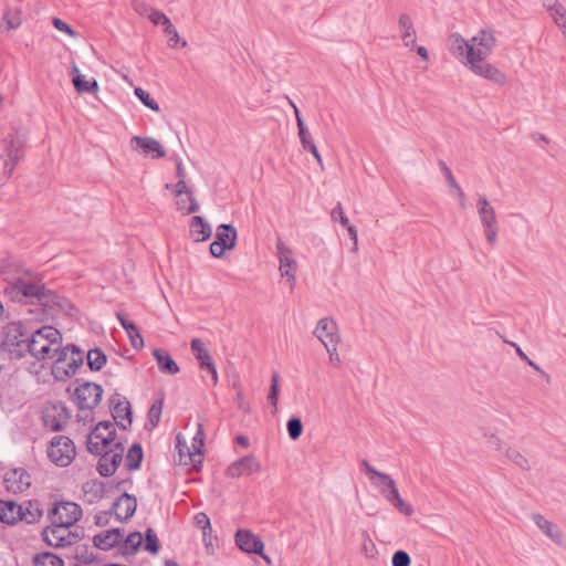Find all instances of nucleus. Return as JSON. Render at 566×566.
<instances>
[{
    "label": "nucleus",
    "instance_id": "f257e3e1",
    "mask_svg": "<svg viewBox=\"0 0 566 566\" xmlns=\"http://www.w3.org/2000/svg\"><path fill=\"white\" fill-rule=\"evenodd\" d=\"M449 44L452 56L473 74L499 85L507 82L506 74L488 60L497 45V36L493 29L482 28L470 39L460 33H452L449 36Z\"/></svg>",
    "mask_w": 566,
    "mask_h": 566
},
{
    "label": "nucleus",
    "instance_id": "f03ea898",
    "mask_svg": "<svg viewBox=\"0 0 566 566\" xmlns=\"http://www.w3.org/2000/svg\"><path fill=\"white\" fill-rule=\"evenodd\" d=\"M313 335L325 348L328 364L334 368H340L343 358L338 346L342 343V333L338 323L333 317L324 316L316 322Z\"/></svg>",
    "mask_w": 566,
    "mask_h": 566
},
{
    "label": "nucleus",
    "instance_id": "7ed1b4c3",
    "mask_svg": "<svg viewBox=\"0 0 566 566\" xmlns=\"http://www.w3.org/2000/svg\"><path fill=\"white\" fill-rule=\"evenodd\" d=\"M62 342L61 332L51 325H45L31 334L28 353L38 360L52 359L61 349Z\"/></svg>",
    "mask_w": 566,
    "mask_h": 566
},
{
    "label": "nucleus",
    "instance_id": "20e7f679",
    "mask_svg": "<svg viewBox=\"0 0 566 566\" xmlns=\"http://www.w3.org/2000/svg\"><path fill=\"white\" fill-rule=\"evenodd\" d=\"M29 339L24 324L13 321L3 327L1 346L12 358H22L29 352Z\"/></svg>",
    "mask_w": 566,
    "mask_h": 566
},
{
    "label": "nucleus",
    "instance_id": "39448f33",
    "mask_svg": "<svg viewBox=\"0 0 566 566\" xmlns=\"http://www.w3.org/2000/svg\"><path fill=\"white\" fill-rule=\"evenodd\" d=\"M59 356L52 366V375L55 379L64 381L75 375L83 364V354L74 345L62 346Z\"/></svg>",
    "mask_w": 566,
    "mask_h": 566
},
{
    "label": "nucleus",
    "instance_id": "423d86ee",
    "mask_svg": "<svg viewBox=\"0 0 566 566\" xmlns=\"http://www.w3.org/2000/svg\"><path fill=\"white\" fill-rule=\"evenodd\" d=\"M476 211L483 227L485 240L490 245L497 242L499 224L494 207L484 197L479 196L476 199Z\"/></svg>",
    "mask_w": 566,
    "mask_h": 566
},
{
    "label": "nucleus",
    "instance_id": "0eeeda50",
    "mask_svg": "<svg viewBox=\"0 0 566 566\" xmlns=\"http://www.w3.org/2000/svg\"><path fill=\"white\" fill-rule=\"evenodd\" d=\"M42 286L43 284L40 282H31L19 277L8 282L2 292L12 302H23L25 300H38Z\"/></svg>",
    "mask_w": 566,
    "mask_h": 566
},
{
    "label": "nucleus",
    "instance_id": "6e6552de",
    "mask_svg": "<svg viewBox=\"0 0 566 566\" xmlns=\"http://www.w3.org/2000/svg\"><path fill=\"white\" fill-rule=\"evenodd\" d=\"M70 417L71 413L69 409L61 401L46 402L41 412V419L44 428L53 432L62 431Z\"/></svg>",
    "mask_w": 566,
    "mask_h": 566
},
{
    "label": "nucleus",
    "instance_id": "1a4fd4ad",
    "mask_svg": "<svg viewBox=\"0 0 566 566\" xmlns=\"http://www.w3.org/2000/svg\"><path fill=\"white\" fill-rule=\"evenodd\" d=\"M76 455L74 442L65 436L52 438L48 449V457L59 467H67Z\"/></svg>",
    "mask_w": 566,
    "mask_h": 566
},
{
    "label": "nucleus",
    "instance_id": "9d476101",
    "mask_svg": "<svg viewBox=\"0 0 566 566\" xmlns=\"http://www.w3.org/2000/svg\"><path fill=\"white\" fill-rule=\"evenodd\" d=\"M279 271L284 279L285 284L293 290L296 282V268L297 261L294 256V251L291 247L282 241L276 243Z\"/></svg>",
    "mask_w": 566,
    "mask_h": 566
},
{
    "label": "nucleus",
    "instance_id": "9b49d317",
    "mask_svg": "<svg viewBox=\"0 0 566 566\" xmlns=\"http://www.w3.org/2000/svg\"><path fill=\"white\" fill-rule=\"evenodd\" d=\"M83 515L81 505L75 502H55L48 511V517L67 526H74Z\"/></svg>",
    "mask_w": 566,
    "mask_h": 566
},
{
    "label": "nucleus",
    "instance_id": "f8f14e48",
    "mask_svg": "<svg viewBox=\"0 0 566 566\" xmlns=\"http://www.w3.org/2000/svg\"><path fill=\"white\" fill-rule=\"evenodd\" d=\"M190 349L199 361L201 370L207 374V386L214 387L218 384V373L213 359L200 338H193L190 343Z\"/></svg>",
    "mask_w": 566,
    "mask_h": 566
},
{
    "label": "nucleus",
    "instance_id": "ddd939ff",
    "mask_svg": "<svg viewBox=\"0 0 566 566\" xmlns=\"http://www.w3.org/2000/svg\"><path fill=\"white\" fill-rule=\"evenodd\" d=\"M237 230L231 224H220L217 228L216 239L210 244V252L214 258H222L227 251L232 250L237 242Z\"/></svg>",
    "mask_w": 566,
    "mask_h": 566
},
{
    "label": "nucleus",
    "instance_id": "4468645a",
    "mask_svg": "<svg viewBox=\"0 0 566 566\" xmlns=\"http://www.w3.org/2000/svg\"><path fill=\"white\" fill-rule=\"evenodd\" d=\"M129 146L133 151L153 159H159L166 156L164 145L149 136H133L129 140Z\"/></svg>",
    "mask_w": 566,
    "mask_h": 566
},
{
    "label": "nucleus",
    "instance_id": "2eb2a0df",
    "mask_svg": "<svg viewBox=\"0 0 566 566\" xmlns=\"http://www.w3.org/2000/svg\"><path fill=\"white\" fill-rule=\"evenodd\" d=\"M112 416L116 422V424L123 429L127 430V428L132 424L133 421V410L129 401L125 396H122L117 391L111 398Z\"/></svg>",
    "mask_w": 566,
    "mask_h": 566
},
{
    "label": "nucleus",
    "instance_id": "dca6fc26",
    "mask_svg": "<svg viewBox=\"0 0 566 566\" xmlns=\"http://www.w3.org/2000/svg\"><path fill=\"white\" fill-rule=\"evenodd\" d=\"M3 484L10 493H22L30 488L31 476L23 468H15L4 474Z\"/></svg>",
    "mask_w": 566,
    "mask_h": 566
},
{
    "label": "nucleus",
    "instance_id": "f3484780",
    "mask_svg": "<svg viewBox=\"0 0 566 566\" xmlns=\"http://www.w3.org/2000/svg\"><path fill=\"white\" fill-rule=\"evenodd\" d=\"M261 463L253 454H248L232 462L226 470L229 478H240L242 475H251L261 471Z\"/></svg>",
    "mask_w": 566,
    "mask_h": 566
},
{
    "label": "nucleus",
    "instance_id": "a211bd4d",
    "mask_svg": "<svg viewBox=\"0 0 566 566\" xmlns=\"http://www.w3.org/2000/svg\"><path fill=\"white\" fill-rule=\"evenodd\" d=\"M235 545L247 554H260L264 549L263 541L249 530L239 528L234 534Z\"/></svg>",
    "mask_w": 566,
    "mask_h": 566
},
{
    "label": "nucleus",
    "instance_id": "6ab92c4d",
    "mask_svg": "<svg viewBox=\"0 0 566 566\" xmlns=\"http://www.w3.org/2000/svg\"><path fill=\"white\" fill-rule=\"evenodd\" d=\"M542 4L566 41V7L559 0H542Z\"/></svg>",
    "mask_w": 566,
    "mask_h": 566
},
{
    "label": "nucleus",
    "instance_id": "aec40b11",
    "mask_svg": "<svg viewBox=\"0 0 566 566\" xmlns=\"http://www.w3.org/2000/svg\"><path fill=\"white\" fill-rule=\"evenodd\" d=\"M397 27L402 45L410 51H413L418 35L411 17L407 13L400 14L398 17Z\"/></svg>",
    "mask_w": 566,
    "mask_h": 566
},
{
    "label": "nucleus",
    "instance_id": "412c9836",
    "mask_svg": "<svg viewBox=\"0 0 566 566\" xmlns=\"http://www.w3.org/2000/svg\"><path fill=\"white\" fill-rule=\"evenodd\" d=\"M72 83L77 93H93L96 94L99 91V84L94 77L87 78L83 75L77 65H73L72 70Z\"/></svg>",
    "mask_w": 566,
    "mask_h": 566
},
{
    "label": "nucleus",
    "instance_id": "4be33fe9",
    "mask_svg": "<svg viewBox=\"0 0 566 566\" xmlns=\"http://www.w3.org/2000/svg\"><path fill=\"white\" fill-rule=\"evenodd\" d=\"M21 520V505L17 504L15 501L0 500V522L14 525Z\"/></svg>",
    "mask_w": 566,
    "mask_h": 566
},
{
    "label": "nucleus",
    "instance_id": "5701e85b",
    "mask_svg": "<svg viewBox=\"0 0 566 566\" xmlns=\"http://www.w3.org/2000/svg\"><path fill=\"white\" fill-rule=\"evenodd\" d=\"M533 521L536 524V526L553 542L556 544H562L564 534L562 530L551 521L546 520L541 514H533Z\"/></svg>",
    "mask_w": 566,
    "mask_h": 566
},
{
    "label": "nucleus",
    "instance_id": "b1692460",
    "mask_svg": "<svg viewBox=\"0 0 566 566\" xmlns=\"http://www.w3.org/2000/svg\"><path fill=\"white\" fill-rule=\"evenodd\" d=\"M25 402L23 391H0V407L7 412H13Z\"/></svg>",
    "mask_w": 566,
    "mask_h": 566
},
{
    "label": "nucleus",
    "instance_id": "393cba45",
    "mask_svg": "<svg viewBox=\"0 0 566 566\" xmlns=\"http://www.w3.org/2000/svg\"><path fill=\"white\" fill-rule=\"evenodd\" d=\"M189 229L190 235L196 242L206 241L212 234L211 226L200 216L192 217Z\"/></svg>",
    "mask_w": 566,
    "mask_h": 566
},
{
    "label": "nucleus",
    "instance_id": "a878e982",
    "mask_svg": "<svg viewBox=\"0 0 566 566\" xmlns=\"http://www.w3.org/2000/svg\"><path fill=\"white\" fill-rule=\"evenodd\" d=\"M165 401L164 391H159L154 402L151 403L148 412H147V421L145 423L146 430H153L156 428L160 421L163 407Z\"/></svg>",
    "mask_w": 566,
    "mask_h": 566
},
{
    "label": "nucleus",
    "instance_id": "bb28decb",
    "mask_svg": "<svg viewBox=\"0 0 566 566\" xmlns=\"http://www.w3.org/2000/svg\"><path fill=\"white\" fill-rule=\"evenodd\" d=\"M84 494L87 496V502L90 504L97 503L101 501L106 494V486L103 481L97 479L87 481L83 484L82 488Z\"/></svg>",
    "mask_w": 566,
    "mask_h": 566
},
{
    "label": "nucleus",
    "instance_id": "cd10ccee",
    "mask_svg": "<svg viewBox=\"0 0 566 566\" xmlns=\"http://www.w3.org/2000/svg\"><path fill=\"white\" fill-rule=\"evenodd\" d=\"M50 521L51 525L44 527L41 535L46 545L54 547V543L59 542V537H65V531L69 530V527L54 520Z\"/></svg>",
    "mask_w": 566,
    "mask_h": 566
},
{
    "label": "nucleus",
    "instance_id": "c85d7f7f",
    "mask_svg": "<svg viewBox=\"0 0 566 566\" xmlns=\"http://www.w3.org/2000/svg\"><path fill=\"white\" fill-rule=\"evenodd\" d=\"M143 543V535L138 531L130 532L118 547V553L123 556L135 555Z\"/></svg>",
    "mask_w": 566,
    "mask_h": 566
},
{
    "label": "nucleus",
    "instance_id": "c756f323",
    "mask_svg": "<svg viewBox=\"0 0 566 566\" xmlns=\"http://www.w3.org/2000/svg\"><path fill=\"white\" fill-rule=\"evenodd\" d=\"M153 355L161 373L175 375L179 371L177 363L172 359L167 350L157 348L154 349Z\"/></svg>",
    "mask_w": 566,
    "mask_h": 566
},
{
    "label": "nucleus",
    "instance_id": "7c9ffc66",
    "mask_svg": "<svg viewBox=\"0 0 566 566\" xmlns=\"http://www.w3.org/2000/svg\"><path fill=\"white\" fill-rule=\"evenodd\" d=\"M43 516V507L39 500L29 501L27 506L21 505V520L28 524H33L40 521Z\"/></svg>",
    "mask_w": 566,
    "mask_h": 566
},
{
    "label": "nucleus",
    "instance_id": "2f4dec72",
    "mask_svg": "<svg viewBox=\"0 0 566 566\" xmlns=\"http://www.w3.org/2000/svg\"><path fill=\"white\" fill-rule=\"evenodd\" d=\"M42 306L52 311L54 308H64L65 300L59 296L55 292L48 290L44 285L40 292L38 300Z\"/></svg>",
    "mask_w": 566,
    "mask_h": 566
},
{
    "label": "nucleus",
    "instance_id": "473e14b6",
    "mask_svg": "<svg viewBox=\"0 0 566 566\" xmlns=\"http://www.w3.org/2000/svg\"><path fill=\"white\" fill-rule=\"evenodd\" d=\"M144 460V450L143 446L139 442H134L127 453L125 460V467L128 471H136L140 469Z\"/></svg>",
    "mask_w": 566,
    "mask_h": 566
},
{
    "label": "nucleus",
    "instance_id": "72a5a7b5",
    "mask_svg": "<svg viewBox=\"0 0 566 566\" xmlns=\"http://www.w3.org/2000/svg\"><path fill=\"white\" fill-rule=\"evenodd\" d=\"M91 432L101 433L103 447H109L116 438V429L111 420L99 421Z\"/></svg>",
    "mask_w": 566,
    "mask_h": 566
},
{
    "label": "nucleus",
    "instance_id": "f704fd0d",
    "mask_svg": "<svg viewBox=\"0 0 566 566\" xmlns=\"http://www.w3.org/2000/svg\"><path fill=\"white\" fill-rule=\"evenodd\" d=\"M117 318L120 322V325L126 331V333H127V335L129 337L132 346L134 348H143L144 347V339H143V336L140 335L137 326L134 323L127 321L124 317V315H122V314H117Z\"/></svg>",
    "mask_w": 566,
    "mask_h": 566
},
{
    "label": "nucleus",
    "instance_id": "c9c22d12",
    "mask_svg": "<svg viewBox=\"0 0 566 566\" xmlns=\"http://www.w3.org/2000/svg\"><path fill=\"white\" fill-rule=\"evenodd\" d=\"M123 461V454L119 452H112L109 463H97L96 470L103 478L112 476L119 468Z\"/></svg>",
    "mask_w": 566,
    "mask_h": 566
},
{
    "label": "nucleus",
    "instance_id": "e433bc0d",
    "mask_svg": "<svg viewBox=\"0 0 566 566\" xmlns=\"http://www.w3.org/2000/svg\"><path fill=\"white\" fill-rule=\"evenodd\" d=\"M2 19L7 30L18 29L23 22V12L21 7H9L4 11Z\"/></svg>",
    "mask_w": 566,
    "mask_h": 566
},
{
    "label": "nucleus",
    "instance_id": "4c0bfd02",
    "mask_svg": "<svg viewBox=\"0 0 566 566\" xmlns=\"http://www.w3.org/2000/svg\"><path fill=\"white\" fill-rule=\"evenodd\" d=\"M85 536L84 527L76 526L73 531H65V537H59V542L54 543L55 548L72 546L83 539Z\"/></svg>",
    "mask_w": 566,
    "mask_h": 566
},
{
    "label": "nucleus",
    "instance_id": "58836bf2",
    "mask_svg": "<svg viewBox=\"0 0 566 566\" xmlns=\"http://www.w3.org/2000/svg\"><path fill=\"white\" fill-rule=\"evenodd\" d=\"M122 499H124L125 503V515L122 516L119 513L115 512V520L123 523L127 522L134 516L137 510V499L134 494H130L126 491L122 493Z\"/></svg>",
    "mask_w": 566,
    "mask_h": 566
},
{
    "label": "nucleus",
    "instance_id": "ea45409f",
    "mask_svg": "<svg viewBox=\"0 0 566 566\" xmlns=\"http://www.w3.org/2000/svg\"><path fill=\"white\" fill-rule=\"evenodd\" d=\"M377 485L378 488H380L381 494L390 504H394V502L398 501L401 497L396 486V482L390 475L382 483H379Z\"/></svg>",
    "mask_w": 566,
    "mask_h": 566
},
{
    "label": "nucleus",
    "instance_id": "a19ab883",
    "mask_svg": "<svg viewBox=\"0 0 566 566\" xmlns=\"http://www.w3.org/2000/svg\"><path fill=\"white\" fill-rule=\"evenodd\" d=\"M75 396L78 409H93L102 400L104 391H95V397L92 403L87 402V398L91 397L92 391H72Z\"/></svg>",
    "mask_w": 566,
    "mask_h": 566
},
{
    "label": "nucleus",
    "instance_id": "79ce46f5",
    "mask_svg": "<svg viewBox=\"0 0 566 566\" xmlns=\"http://www.w3.org/2000/svg\"><path fill=\"white\" fill-rule=\"evenodd\" d=\"M33 565L34 566H63L64 560L59 555L51 553V552H44L41 554H36L33 557Z\"/></svg>",
    "mask_w": 566,
    "mask_h": 566
},
{
    "label": "nucleus",
    "instance_id": "37998d69",
    "mask_svg": "<svg viewBox=\"0 0 566 566\" xmlns=\"http://www.w3.org/2000/svg\"><path fill=\"white\" fill-rule=\"evenodd\" d=\"M93 545L101 551H111L117 547V539L108 534V530L93 536Z\"/></svg>",
    "mask_w": 566,
    "mask_h": 566
},
{
    "label": "nucleus",
    "instance_id": "c03bdc74",
    "mask_svg": "<svg viewBox=\"0 0 566 566\" xmlns=\"http://www.w3.org/2000/svg\"><path fill=\"white\" fill-rule=\"evenodd\" d=\"M167 36V44L170 49H184L187 46V41L182 39L172 23L164 29Z\"/></svg>",
    "mask_w": 566,
    "mask_h": 566
},
{
    "label": "nucleus",
    "instance_id": "a18cd8bd",
    "mask_svg": "<svg viewBox=\"0 0 566 566\" xmlns=\"http://www.w3.org/2000/svg\"><path fill=\"white\" fill-rule=\"evenodd\" d=\"M107 363L106 355L98 348L87 352V365L91 370H101Z\"/></svg>",
    "mask_w": 566,
    "mask_h": 566
},
{
    "label": "nucleus",
    "instance_id": "49530a36",
    "mask_svg": "<svg viewBox=\"0 0 566 566\" xmlns=\"http://www.w3.org/2000/svg\"><path fill=\"white\" fill-rule=\"evenodd\" d=\"M144 549L151 555H157L160 551V542L153 527H147L145 531Z\"/></svg>",
    "mask_w": 566,
    "mask_h": 566
},
{
    "label": "nucleus",
    "instance_id": "de8ad7c7",
    "mask_svg": "<svg viewBox=\"0 0 566 566\" xmlns=\"http://www.w3.org/2000/svg\"><path fill=\"white\" fill-rule=\"evenodd\" d=\"M504 454L510 461H512L521 470H524V471L531 470L528 460L516 449L509 447L505 449Z\"/></svg>",
    "mask_w": 566,
    "mask_h": 566
},
{
    "label": "nucleus",
    "instance_id": "09e8293b",
    "mask_svg": "<svg viewBox=\"0 0 566 566\" xmlns=\"http://www.w3.org/2000/svg\"><path fill=\"white\" fill-rule=\"evenodd\" d=\"M176 206L177 209L184 214H191L199 209V205L195 197H177Z\"/></svg>",
    "mask_w": 566,
    "mask_h": 566
},
{
    "label": "nucleus",
    "instance_id": "8fccbe9b",
    "mask_svg": "<svg viewBox=\"0 0 566 566\" xmlns=\"http://www.w3.org/2000/svg\"><path fill=\"white\" fill-rule=\"evenodd\" d=\"M134 94L136 97L149 109L158 113L160 111L159 104L157 101L144 88L136 87L134 90Z\"/></svg>",
    "mask_w": 566,
    "mask_h": 566
},
{
    "label": "nucleus",
    "instance_id": "3c124183",
    "mask_svg": "<svg viewBox=\"0 0 566 566\" xmlns=\"http://www.w3.org/2000/svg\"><path fill=\"white\" fill-rule=\"evenodd\" d=\"M193 452H189V457L193 458L196 455H203V447H205V429L201 423H198L197 432L192 439Z\"/></svg>",
    "mask_w": 566,
    "mask_h": 566
},
{
    "label": "nucleus",
    "instance_id": "603ef678",
    "mask_svg": "<svg viewBox=\"0 0 566 566\" xmlns=\"http://www.w3.org/2000/svg\"><path fill=\"white\" fill-rule=\"evenodd\" d=\"M108 447H103L101 443V433L91 432L86 441V450L93 455H99Z\"/></svg>",
    "mask_w": 566,
    "mask_h": 566
},
{
    "label": "nucleus",
    "instance_id": "864d4df0",
    "mask_svg": "<svg viewBox=\"0 0 566 566\" xmlns=\"http://www.w3.org/2000/svg\"><path fill=\"white\" fill-rule=\"evenodd\" d=\"M72 558L83 564H92L96 562V556L92 552H90V546L87 544L78 545Z\"/></svg>",
    "mask_w": 566,
    "mask_h": 566
},
{
    "label": "nucleus",
    "instance_id": "5fc2aeb1",
    "mask_svg": "<svg viewBox=\"0 0 566 566\" xmlns=\"http://www.w3.org/2000/svg\"><path fill=\"white\" fill-rule=\"evenodd\" d=\"M286 429L290 439L297 440L303 433L302 420L297 417H292L286 422Z\"/></svg>",
    "mask_w": 566,
    "mask_h": 566
},
{
    "label": "nucleus",
    "instance_id": "6e6d98bb",
    "mask_svg": "<svg viewBox=\"0 0 566 566\" xmlns=\"http://www.w3.org/2000/svg\"><path fill=\"white\" fill-rule=\"evenodd\" d=\"M361 467L364 468L366 475H368L369 480L374 484H377L374 481L375 478H378L380 480V483H382L389 476L387 473L376 470L371 464H369V462L367 460L361 461Z\"/></svg>",
    "mask_w": 566,
    "mask_h": 566
},
{
    "label": "nucleus",
    "instance_id": "4d7b16f0",
    "mask_svg": "<svg viewBox=\"0 0 566 566\" xmlns=\"http://www.w3.org/2000/svg\"><path fill=\"white\" fill-rule=\"evenodd\" d=\"M193 520H195L196 526L202 530V535H205L207 537L208 532H209V534L212 533L210 518L206 513H203V512L197 513L195 515Z\"/></svg>",
    "mask_w": 566,
    "mask_h": 566
},
{
    "label": "nucleus",
    "instance_id": "13d9d810",
    "mask_svg": "<svg viewBox=\"0 0 566 566\" xmlns=\"http://www.w3.org/2000/svg\"><path fill=\"white\" fill-rule=\"evenodd\" d=\"M410 564H411V558H410V555L406 551L398 549L394 553V555L391 557L392 566H410Z\"/></svg>",
    "mask_w": 566,
    "mask_h": 566
},
{
    "label": "nucleus",
    "instance_id": "bf43d9fd",
    "mask_svg": "<svg viewBox=\"0 0 566 566\" xmlns=\"http://www.w3.org/2000/svg\"><path fill=\"white\" fill-rule=\"evenodd\" d=\"M148 19L154 24H161L164 29L171 23L170 19L161 11L151 10L148 14Z\"/></svg>",
    "mask_w": 566,
    "mask_h": 566
},
{
    "label": "nucleus",
    "instance_id": "052dcab7",
    "mask_svg": "<svg viewBox=\"0 0 566 566\" xmlns=\"http://www.w3.org/2000/svg\"><path fill=\"white\" fill-rule=\"evenodd\" d=\"M174 192L176 197H193L192 189L188 185L187 179L178 180V182L175 186Z\"/></svg>",
    "mask_w": 566,
    "mask_h": 566
},
{
    "label": "nucleus",
    "instance_id": "680f3d73",
    "mask_svg": "<svg viewBox=\"0 0 566 566\" xmlns=\"http://www.w3.org/2000/svg\"><path fill=\"white\" fill-rule=\"evenodd\" d=\"M331 217L333 220L338 221L343 227H346L349 223V220L346 217L340 202H338L336 207L332 210Z\"/></svg>",
    "mask_w": 566,
    "mask_h": 566
},
{
    "label": "nucleus",
    "instance_id": "e2e57ef3",
    "mask_svg": "<svg viewBox=\"0 0 566 566\" xmlns=\"http://www.w3.org/2000/svg\"><path fill=\"white\" fill-rule=\"evenodd\" d=\"M52 24L60 32H62L71 38H75L74 30L65 21L61 20L60 18H54L52 20Z\"/></svg>",
    "mask_w": 566,
    "mask_h": 566
},
{
    "label": "nucleus",
    "instance_id": "0e129e2a",
    "mask_svg": "<svg viewBox=\"0 0 566 566\" xmlns=\"http://www.w3.org/2000/svg\"><path fill=\"white\" fill-rule=\"evenodd\" d=\"M391 505L406 516H411L415 512L413 507L410 504L406 503L402 500V497H400L398 501L394 502V504H391Z\"/></svg>",
    "mask_w": 566,
    "mask_h": 566
},
{
    "label": "nucleus",
    "instance_id": "69168bd1",
    "mask_svg": "<svg viewBox=\"0 0 566 566\" xmlns=\"http://www.w3.org/2000/svg\"><path fill=\"white\" fill-rule=\"evenodd\" d=\"M18 161H19L18 151L13 150V149H8L4 166H6V168H8L10 174L13 171Z\"/></svg>",
    "mask_w": 566,
    "mask_h": 566
},
{
    "label": "nucleus",
    "instance_id": "338daca9",
    "mask_svg": "<svg viewBox=\"0 0 566 566\" xmlns=\"http://www.w3.org/2000/svg\"><path fill=\"white\" fill-rule=\"evenodd\" d=\"M298 137L304 149L311 150L316 146L306 129L298 130Z\"/></svg>",
    "mask_w": 566,
    "mask_h": 566
},
{
    "label": "nucleus",
    "instance_id": "774afa93",
    "mask_svg": "<svg viewBox=\"0 0 566 566\" xmlns=\"http://www.w3.org/2000/svg\"><path fill=\"white\" fill-rule=\"evenodd\" d=\"M235 401H237L238 408L240 410H242L244 413L250 412V410H251L250 403L248 401H245L243 391H237Z\"/></svg>",
    "mask_w": 566,
    "mask_h": 566
}]
</instances>
